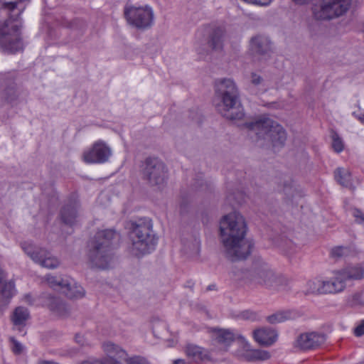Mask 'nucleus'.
<instances>
[{
	"label": "nucleus",
	"mask_w": 364,
	"mask_h": 364,
	"mask_svg": "<svg viewBox=\"0 0 364 364\" xmlns=\"http://www.w3.org/2000/svg\"><path fill=\"white\" fill-rule=\"evenodd\" d=\"M212 341L221 350L228 351L230 346L237 339L243 341L244 337L229 328H212Z\"/></svg>",
	"instance_id": "obj_13"
},
{
	"label": "nucleus",
	"mask_w": 364,
	"mask_h": 364,
	"mask_svg": "<svg viewBox=\"0 0 364 364\" xmlns=\"http://www.w3.org/2000/svg\"><path fill=\"white\" fill-rule=\"evenodd\" d=\"M152 226L151 220L148 218L130 223L129 252L132 255L140 257L155 249L157 238L153 233Z\"/></svg>",
	"instance_id": "obj_4"
},
{
	"label": "nucleus",
	"mask_w": 364,
	"mask_h": 364,
	"mask_svg": "<svg viewBox=\"0 0 364 364\" xmlns=\"http://www.w3.org/2000/svg\"><path fill=\"white\" fill-rule=\"evenodd\" d=\"M221 240L226 257L231 261L245 259L252 252L254 243L245 238L247 225L237 212L224 215L220 222Z\"/></svg>",
	"instance_id": "obj_1"
},
{
	"label": "nucleus",
	"mask_w": 364,
	"mask_h": 364,
	"mask_svg": "<svg viewBox=\"0 0 364 364\" xmlns=\"http://www.w3.org/2000/svg\"><path fill=\"white\" fill-rule=\"evenodd\" d=\"M55 364H59V363H55Z\"/></svg>",
	"instance_id": "obj_54"
},
{
	"label": "nucleus",
	"mask_w": 364,
	"mask_h": 364,
	"mask_svg": "<svg viewBox=\"0 0 364 364\" xmlns=\"http://www.w3.org/2000/svg\"><path fill=\"white\" fill-rule=\"evenodd\" d=\"M235 355L240 360L247 362L264 361L270 358L268 351L264 350H245L243 352H236Z\"/></svg>",
	"instance_id": "obj_22"
},
{
	"label": "nucleus",
	"mask_w": 364,
	"mask_h": 364,
	"mask_svg": "<svg viewBox=\"0 0 364 364\" xmlns=\"http://www.w3.org/2000/svg\"><path fill=\"white\" fill-rule=\"evenodd\" d=\"M79 208L80 203L77 200H69L60 210V216L62 222L69 226L75 225Z\"/></svg>",
	"instance_id": "obj_18"
},
{
	"label": "nucleus",
	"mask_w": 364,
	"mask_h": 364,
	"mask_svg": "<svg viewBox=\"0 0 364 364\" xmlns=\"http://www.w3.org/2000/svg\"><path fill=\"white\" fill-rule=\"evenodd\" d=\"M127 364H150L148 360L141 356H134L128 358H125Z\"/></svg>",
	"instance_id": "obj_36"
},
{
	"label": "nucleus",
	"mask_w": 364,
	"mask_h": 364,
	"mask_svg": "<svg viewBox=\"0 0 364 364\" xmlns=\"http://www.w3.org/2000/svg\"><path fill=\"white\" fill-rule=\"evenodd\" d=\"M215 96L219 101L218 112L227 119H242L245 116L240 92L235 82L230 78L218 79L215 82Z\"/></svg>",
	"instance_id": "obj_2"
},
{
	"label": "nucleus",
	"mask_w": 364,
	"mask_h": 364,
	"mask_svg": "<svg viewBox=\"0 0 364 364\" xmlns=\"http://www.w3.org/2000/svg\"><path fill=\"white\" fill-rule=\"evenodd\" d=\"M263 78L259 75L252 73H251V83L255 86L261 85L263 82Z\"/></svg>",
	"instance_id": "obj_41"
},
{
	"label": "nucleus",
	"mask_w": 364,
	"mask_h": 364,
	"mask_svg": "<svg viewBox=\"0 0 364 364\" xmlns=\"http://www.w3.org/2000/svg\"><path fill=\"white\" fill-rule=\"evenodd\" d=\"M24 252L36 263L48 269H55L60 265L58 259L48 251L34 245L24 242L21 243Z\"/></svg>",
	"instance_id": "obj_11"
},
{
	"label": "nucleus",
	"mask_w": 364,
	"mask_h": 364,
	"mask_svg": "<svg viewBox=\"0 0 364 364\" xmlns=\"http://www.w3.org/2000/svg\"><path fill=\"white\" fill-rule=\"evenodd\" d=\"M297 4H305L308 3L310 0H293Z\"/></svg>",
	"instance_id": "obj_47"
},
{
	"label": "nucleus",
	"mask_w": 364,
	"mask_h": 364,
	"mask_svg": "<svg viewBox=\"0 0 364 364\" xmlns=\"http://www.w3.org/2000/svg\"><path fill=\"white\" fill-rule=\"evenodd\" d=\"M332 146L337 153L341 152L343 149V141L337 134L333 136Z\"/></svg>",
	"instance_id": "obj_35"
},
{
	"label": "nucleus",
	"mask_w": 364,
	"mask_h": 364,
	"mask_svg": "<svg viewBox=\"0 0 364 364\" xmlns=\"http://www.w3.org/2000/svg\"><path fill=\"white\" fill-rule=\"evenodd\" d=\"M353 216L355 218V221L358 223H362L364 222V213L361 210L358 208H354L353 210Z\"/></svg>",
	"instance_id": "obj_40"
},
{
	"label": "nucleus",
	"mask_w": 364,
	"mask_h": 364,
	"mask_svg": "<svg viewBox=\"0 0 364 364\" xmlns=\"http://www.w3.org/2000/svg\"><path fill=\"white\" fill-rule=\"evenodd\" d=\"M173 364H188V363L183 359H177L173 361Z\"/></svg>",
	"instance_id": "obj_48"
},
{
	"label": "nucleus",
	"mask_w": 364,
	"mask_h": 364,
	"mask_svg": "<svg viewBox=\"0 0 364 364\" xmlns=\"http://www.w3.org/2000/svg\"><path fill=\"white\" fill-rule=\"evenodd\" d=\"M325 294H338L342 292L347 287L348 283L343 277L339 270L333 272V276L328 280H323Z\"/></svg>",
	"instance_id": "obj_19"
},
{
	"label": "nucleus",
	"mask_w": 364,
	"mask_h": 364,
	"mask_svg": "<svg viewBox=\"0 0 364 364\" xmlns=\"http://www.w3.org/2000/svg\"><path fill=\"white\" fill-rule=\"evenodd\" d=\"M339 271L348 284L354 280H360L364 277V268L360 265L348 266Z\"/></svg>",
	"instance_id": "obj_23"
},
{
	"label": "nucleus",
	"mask_w": 364,
	"mask_h": 364,
	"mask_svg": "<svg viewBox=\"0 0 364 364\" xmlns=\"http://www.w3.org/2000/svg\"><path fill=\"white\" fill-rule=\"evenodd\" d=\"M168 171L164 162L158 157H147L141 168V178L151 187L162 189L166 184Z\"/></svg>",
	"instance_id": "obj_7"
},
{
	"label": "nucleus",
	"mask_w": 364,
	"mask_h": 364,
	"mask_svg": "<svg viewBox=\"0 0 364 364\" xmlns=\"http://www.w3.org/2000/svg\"><path fill=\"white\" fill-rule=\"evenodd\" d=\"M249 135L256 136V141H263L261 145H272L273 148H282L287 140L285 129L278 122L268 117H261L245 124Z\"/></svg>",
	"instance_id": "obj_5"
},
{
	"label": "nucleus",
	"mask_w": 364,
	"mask_h": 364,
	"mask_svg": "<svg viewBox=\"0 0 364 364\" xmlns=\"http://www.w3.org/2000/svg\"><path fill=\"white\" fill-rule=\"evenodd\" d=\"M325 341V336L316 332L300 334L294 342V347L302 350L316 348Z\"/></svg>",
	"instance_id": "obj_17"
},
{
	"label": "nucleus",
	"mask_w": 364,
	"mask_h": 364,
	"mask_svg": "<svg viewBox=\"0 0 364 364\" xmlns=\"http://www.w3.org/2000/svg\"><path fill=\"white\" fill-rule=\"evenodd\" d=\"M69 277H57L52 274H47L45 276V281L48 286L54 290L62 291L64 286L69 285L68 282Z\"/></svg>",
	"instance_id": "obj_27"
},
{
	"label": "nucleus",
	"mask_w": 364,
	"mask_h": 364,
	"mask_svg": "<svg viewBox=\"0 0 364 364\" xmlns=\"http://www.w3.org/2000/svg\"><path fill=\"white\" fill-rule=\"evenodd\" d=\"M102 348L105 353L107 355L108 358L105 359H114V357L124 359L127 357V352L119 346L110 342H105L102 344Z\"/></svg>",
	"instance_id": "obj_25"
},
{
	"label": "nucleus",
	"mask_w": 364,
	"mask_h": 364,
	"mask_svg": "<svg viewBox=\"0 0 364 364\" xmlns=\"http://www.w3.org/2000/svg\"><path fill=\"white\" fill-rule=\"evenodd\" d=\"M291 189H292L291 183H289L288 184H286V183L284 184V192L285 193V194L292 195Z\"/></svg>",
	"instance_id": "obj_45"
},
{
	"label": "nucleus",
	"mask_w": 364,
	"mask_h": 364,
	"mask_svg": "<svg viewBox=\"0 0 364 364\" xmlns=\"http://www.w3.org/2000/svg\"><path fill=\"white\" fill-rule=\"evenodd\" d=\"M269 38L265 36L257 35L250 40V49L252 55L261 59L269 57L272 53V45Z\"/></svg>",
	"instance_id": "obj_15"
},
{
	"label": "nucleus",
	"mask_w": 364,
	"mask_h": 364,
	"mask_svg": "<svg viewBox=\"0 0 364 364\" xmlns=\"http://www.w3.org/2000/svg\"><path fill=\"white\" fill-rule=\"evenodd\" d=\"M111 155V148L105 141L99 140L84 151L82 159L87 164H103L109 160Z\"/></svg>",
	"instance_id": "obj_12"
},
{
	"label": "nucleus",
	"mask_w": 364,
	"mask_h": 364,
	"mask_svg": "<svg viewBox=\"0 0 364 364\" xmlns=\"http://www.w3.org/2000/svg\"><path fill=\"white\" fill-rule=\"evenodd\" d=\"M291 318V313L289 311H279L266 318L267 321L270 324H277L289 320Z\"/></svg>",
	"instance_id": "obj_31"
},
{
	"label": "nucleus",
	"mask_w": 364,
	"mask_h": 364,
	"mask_svg": "<svg viewBox=\"0 0 364 364\" xmlns=\"http://www.w3.org/2000/svg\"><path fill=\"white\" fill-rule=\"evenodd\" d=\"M253 337L259 345L269 346L277 341L278 334L270 328H262L253 331Z\"/></svg>",
	"instance_id": "obj_20"
},
{
	"label": "nucleus",
	"mask_w": 364,
	"mask_h": 364,
	"mask_svg": "<svg viewBox=\"0 0 364 364\" xmlns=\"http://www.w3.org/2000/svg\"><path fill=\"white\" fill-rule=\"evenodd\" d=\"M75 339L76 343L80 344L81 346H85L87 345L85 338L80 334H76Z\"/></svg>",
	"instance_id": "obj_44"
},
{
	"label": "nucleus",
	"mask_w": 364,
	"mask_h": 364,
	"mask_svg": "<svg viewBox=\"0 0 364 364\" xmlns=\"http://www.w3.org/2000/svg\"><path fill=\"white\" fill-rule=\"evenodd\" d=\"M38 364H55V362L43 360L40 362Z\"/></svg>",
	"instance_id": "obj_49"
},
{
	"label": "nucleus",
	"mask_w": 364,
	"mask_h": 364,
	"mask_svg": "<svg viewBox=\"0 0 364 364\" xmlns=\"http://www.w3.org/2000/svg\"><path fill=\"white\" fill-rule=\"evenodd\" d=\"M2 315V311L0 310V316Z\"/></svg>",
	"instance_id": "obj_53"
},
{
	"label": "nucleus",
	"mask_w": 364,
	"mask_h": 364,
	"mask_svg": "<svg viewBox=\"0 0 364 364\" xmlns=\"http://www.w3.org/2000/svg\"><path fill=\"white\" fill-rule=\"evenodd\" d=\"M81 364H122L120 362L112 359L102 360H88L81 363Z\"/></svg>",
	"instance_id": "obj_34"
},
{
	"label": "nucleus",
	"mask_w": 364,
	"mask_h": 364,
	"mask_svg": "<svg viewBox=\"0 0 364 364\" xmlns=\"http://www.w3.org/2000/svg\"><path fill=\"white\" fill-rule=\"evenodd\" d=\"M198 245V242L196 240H195V243L193 244L194 248H196L197 250Z\"/></svg>",
	"instance_id": "obj_51"
},
{
	"label": "nucleus",
	"mask_w": 364,
	"mask_h": 364,
	"mask_svg": "<svg viewBox=\"0 0 364 364\" xmlns=\"http://www.w3.org/2000/svg\"><path fill=\"white\" fill-rule=\"evenodd\" d=\"M347 252V248L343 247H337L332 250L331 255L334 257H341L344 256Z\"/></svg>",
	"instance_id": "obj_39"
},
{
	"label": "nucleus",
	"mask_w": 364,
	"mask_h": 364,
	"mask_svg": "<svg viewBox=\"0 0 364 364\" xmlns=\"http://www.w3.org/2000/svg\"><path fill=\"white\" fill-rule=\"evenodd\" d=\"M28 310L23 306L16 307L11 316V321L14 326H18V331L25 326L26 321L29 318Z\"/></svg>",
	"instance_id": "obj_26"
},
{
	"label": "nucleus",
	"mask_w": 364,
	"mask_h": 364,
	"mask_svg": "<svg viewBox=\"0 0 364 364\" xmlns=\"http://www.w3.org/2000/svg\"><path fill=\"white\" fill-rule=\"evenodd\" d=\"M6 276L3 274H0V294L6 299L11 298L15 294V285L11 281L6 282Z\"/></svg>",
	"instance_id": "obj_30"
},
{
	"label": "nucleus",
	"mask_w": 364,
	"mask_h": 364,
	"mask_svg": "<svg viewBox=\"0 0 364 364\" xmlns=\"http://www.w3.org/2000/svg\"><path fill=\"white\" fill-rule=\"evenodd\" d=\"M234 197L231 195L228 196V200L232 203V199Z\"/></svg>",
	"instance_id": "obj_52"
},
{
	"label": "nucleus",
	"mask_w": 364,
	"mask_h": 364,
	"mask_svg": "<svg viewBox=\"0 0 364 364\" xmlns=\"http://www.w3.org/2000/svg\"><path fill=\"white\" fill-rule=\"evenodd\" d=\"M324 284L323 280H314L309 281L307 283L308 286V292L311 294H325L324 288L323 287Z\"/></svg>",
	"instance_id": "obj_32"
},
{
	"label": "nucleus",
	"mask_w": 364,
	"mask_h": 364,
	"mask_svg": "<svg viewBox=\"0 0 364 364\" xmlns=\"http://www.w3.org/2000/svg\"><path fill=\"white\" fill-rule=\"evenodd\" d=\"M334 177L336 181L342 186L352 188L351 174L348 169L337 168L334 171Z\"/></svg>",
	"instance_id": "obj_28"
},
{
	"label": "nucleus",
	"mask_w": 364,
	"mask_h": 364,
	"mask_svg": "<svg viewBox=\"0 0 364 364\" xmlns=\"http://www.w3.org/2000/svg\"><path fill=\"white\" fill-rule=\"evenodd\" d=\"M16 77L15 72H11L5 75V86L0 91V100L8 103L16 102L20 95V91L14 82Z\"/></svg>",
	"instance_id": "obj_16"
},
{
	"label": "nucleus",
	"mask_w": 364,
	"mask_h": 364,
	"mask_svg": "<svg viewBox=\"0 0 364 364\" xmlns=\"http://www.w3.org/2000/svg\"><path fill=\"white\" fill-rule=\"evenodd\" d=\"M69 285L64 286L62 293L69 299H81L85 296V290L78 285L73 279L69 277L68 279Z\"/></svg>",
	"instance_id": "obj_24"
},
{
	"label": "nucleus",
	"mask_w": 364,
	"mask_h": 364,
	"mask_svg": "<svg viewBox=\"0 0 364 364\" xmlns=\"http://www.w3.org/2000/svg\"><path fill=\"white\" fill-rule=\"evenodd\" d=\"M185 353L188 358L195 362L201 361L206 356L203 348L193 344H188L186 346Z\"/></svg>",
	"instance_id": "obj_29"
},
{
	"label": "nucleus",
	"mask_w": 364,
	"mask_h": 364,
	"mask_svg": "<svg viewBox=\"0 0 364 364\" xmlns=\"http://www.w3.org/2000/svg\"><path fill=\"white\" fill-rule=\"evenodd\" d=\"M353 115H354L361 123L364 124V113L362 114H356L355 112H353Z\"/></svg>",
	"instance_id": "obj_46"
},
{
	"label": "nucleus",
	"mask_w": 364,
	"mask_h": 364,
	"mask_svg": "<svg viewBox=\"0 0 364 364\" xmlns=\"http://www.w3.org/2000/svg\"><path fill=\"white\" fill-rule=\"evenodd\" d=\"M347 304L351 307L363 304L362 294L360 293H355L349 296L347 299Z\"/></svg>",
	"instance_id": "obj_33"
},
{
	"label": "nucleus",
	"mask_w": 364,
	"mask_h": 364,
	"mask_svg": "<svg viewBox=\"0 0 364 364\" xmlns=\"http://www.w3.org/2000/svg\"><path fill=\"white\" fill-rule=\"evenodd\" d=\"M351 0H323L319 7L313 10L318 20H330L345 14L349 9Z\"/></svg>",
	"instance_id": "obj_9"
},
{
	"label": "nucleus",
	"mask_w": 364,
	"mask_h": 364,
	"mask_svg": "<svg viewBox=\"0 0 364 364\" xmlns=\"http://www.w3.org/2000/svg\"><path fill=\"white\" fill-rule=\"evenodd\" d=\"M244 1L257 5H267L271 0H243Z\"/></svg>",
	"instance_id": "obj_43"
},
{
	"label": "nucleus",
	"mask_w": 364,
	"mask_h": 364,
	"mask_svg": "<svg viewBox=\"0 0 364 364\" xmlns=\"http://www.w3.org/2000/svg\"><path fill=\"white\" fill-rule=\"evenodd\" d=\"M354 333L356 336L364 335V320L355 328Z\"/></svg>",
	"instance_id": "obj_42"
},
{
	"label": "nucleus",
	"mask_w": 364,
	"mask_h": 364,
	"mask_svg": "<svg viewBox=\"0 0 364 364\" xmlns=\"http://www.w3.org/2000/svg\"><path fill=\"white\" fill-rule=\"evenodd\" d=\"M240 317L245 320L255 321L257 318V314L250 310H245L241 312Z\"/></svg>",
	"instance_id": "obj_38"
},
{
	"label": "nucleus",
	"mask_w": 364,
	"mask_h": 364,
	"mask_svg": "<svg viewBox=\"0 0 364 364\" xmlns=\"http://www.w3.org/2000/svg\"><path fill=\"white\" fill-rule=\"evenodd\" d=\"M124 13L127 22L138 29H146L154 21V12L149 6L126 5Z\"/></svg>",
	"instance_id": "obj_10"
},
{
	"label": "nucleus",
	"mask_w": 364,
	"mask_h": 364,
	"mask_svg": "<svg viewBox=\"0 0 364 364\" xmlns=\"http://www.w3.org/2000/svg\"><path fill=\"white\" fill-rule=\"evenodd\" d=\"M10 341L12 343L11 349L16 355L21 354L23 350V346L14 338H11Z\"/></svg>",
	"instance_id": "obj_37"
},
{
	"label": "nucleus",
	"mask_w": 364,
	"mask_h": 364,
	"mask_svg": "<svg viewBox=\"0 0 364 364\" xmlns=\"http://www.w3.org/2000/svg\"><path fill=\"white\" fill-rule=\"evenodd\" d=\"M250 276L251 278L246 283L251 287L261 286L276 291L288 290V280L283 276L276 274L267 266L255 269Z\"/></svg>",
	"instance_id": "obj_8"
},
{
	"label": "nucleus",
	"mask_w": 364,
	"mask_h": 364,
	"mask_svg": "<svg viewBox=\"0 0 364 364\" xmlns=\"http://www.w3.org/2000/svg\"><path fill=\"white\" fill-rule=\"evenodd\" d=\"M3 9L6 11L9 18L0 23V47L8 53H15L23 50V42L20 28L21 23L18 18L23 8L17 7V1H5Z\"/></svg>",
	"instance_id": "obj_3"
},
{
	"label": "nucleus",
	"mask_w": 364,
	"mask_h": 364,
	"mask_svg": "<svg viewBox=\"0 0 364 364\" xmlns=\"http://www.w3.org/2000/svg\"><path fill=\"white\" fill-rule=\"evenodd\" d=\"M207 44L213 50H220L223 47L225 29L223 26L208 25L205 27Z\"/></svg>",
	"instance_id": "obj_14"
},
{
	"label": "nucleus",
	"mask_w": 364,
	"mask_h": 364,
	"mask_svg": "<svg viewBox=\"0 0 364 364\" xmlns=\"http://www.w3.org/2000/svg\"><path fill=\"white\" fill-rule=\"evenodd\" d=\"M213 289H215V284L209 285L208 287V288H207L208 291H210V290H213Z\"/></svg>",
	"instance_id": "obj_50"
},
{
	"label": "nucleus",
	"mask_w": 364,
	"mask_h": 364,
	"mask_svg": "<svg viewBox=\"0 0 364 364\" xmlns=\"http://www.w3.org/2000/svg\"><path fill=\"white\" fill-rule=\"evenodd\" d=\"M119 234L113 229L99 230L88 243L87 256L92 266L105 269L112 259L113 241L119 239Z\"/></svg>",
	"instance_id": "obj_6"
},
{
	"label": "nucleus",
	"mask_w": 364,
	"mask_h": 364,
	"mask_svg": "<svg viewBox=\"0 0 364 364\" xmlns=\"http://www.w3.org/2000/svg\"><path fill=\"white\" fill-rule=\"evenodd\" d=\"M45 302L48 308L58 316H65L69 314V308L66 304L59 297L47 295L46 296Z\"/></svg>",
	"instance_id": "obj_21"
}]
</instances>
